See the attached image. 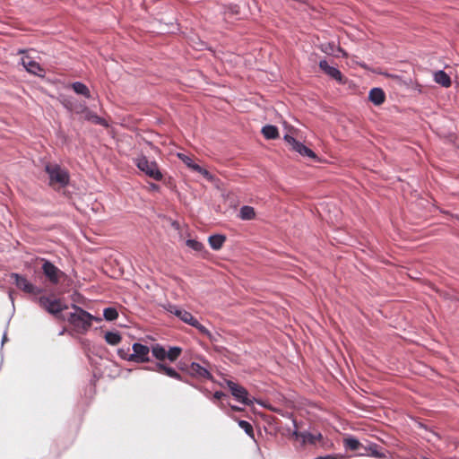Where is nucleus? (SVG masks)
<instances>
[{
    "label": "nucleus",
    "mask_w": 459,
    "mask_h": 459,
    "mask_svg": "<svg viewBox=\"0 0 459 459\" xmlns=\"http://www.w3.org/2000/svg\"><path fill=\"white\" fill-rule=\"evenodd\" d=\"M225 241L226 236L222 234H214L210 236L208 238L209 245L213 250H220Z\"/></svg>",
    "instance_id": "18"
},
{
    "label": "nucleus",
    "mask_w": 459,
    "mask_h": 459,
    "mask_svg": "<svg viewBox=\"0 0 459 459\" xmlns=\"http://www.w3.org/2000/svg\"><path fill=\"white\" fill-rule=\"evenodd\" d=\"M217 341V338L215 335H213V340L212 342H216Z\"/></svg>",
    "instance_id": "50"
},
{
    "label": "nucleus",
    "mask_w": 459,
    "mask_h": 459,
    "mask_svg": "<svg viewBox=\"0 0 459 459\" xmlns=\"http://www.w3.org/2000/svg\"><path fill=\"white\" fill-rule=\"evenodd\" d=\"M186 246L195 251H202L204 245L195 239H187L186 242Z\"/></svg>",
    "instance_id": "33"
},
{
    "label": "nucleus",
    "mask_w": 459,
    "mask_h": 459,
    "mask_svg": "<svg viewBox=\"0 0 459 459\" xmlns=\"http://www.w3.org/2000/svg\"><path fill=\"white\" fill-rule=\"evenodd\" d=\"M74 104H76V100L73 99L65 100L64 101L65 108L70 111L73 110Z\"/></svg>",
    "instance_id": "39"
},
{
    "label": "nucleus",
    "mask_w": 459,
    "mask_h": 459,
    "mask_svg": "<svg viewBox=\"0 0 459 459\" xmlns=\"http://www.w3.org/2000/svg\"><path fill=\"white\" fill-rule=\"evenodd\" d=\"M238 217L243 221H250L255 217V209L249 205H243L239 209Z\"/></svg>",
    "instance_id": "19"
},
{
    "label": "nucleus",
    "mask_w": 459,
    "mask_h": 459,
    "mask_svg": "<svg viewBox=\"0 0 459 459\" xmlns=\"http://www.w3.org/2000/svg\"><path fill=\"white\" fill-rule=\"evenodd\" d=\"M219 405L221 406V409H223V403H220Z\"/></svg>",
    "instance_id": "51"
},
{
    "label": "nucleus",
    "mask_w": 459,
    "mask_h": 459,
    "mask_svg": "<svg viewBox=\"0 0 459 459\" xmlns=\"http://www.w3.org/2000/svg\"><path fill=\"white\" fill-rule=\"evenodd\" d=\"M85 118L87 120H91V121L94 122L97 125H102L103 121H104L101 117H100L96 114L92 113L89 109H87V111L85 113Z\"/></svg>",
    "instance_id": "31"
},
{
    "label": "nucleus",
    "mask_w": 459,
    "mask_h": 459,
    "mask_svg": "<svg viewBox=\"0 0 459 459\" xmlns=\"http://www.w3.org/2000/svg\"><path fill=\"white\" fill-rule=\"evenodd\" d=\"M225 396H226V394L223 392H221V391H215L213 395H212V398L214 400H221L222 397H225Z\"/></svg>",
    "instance_id": "41"
},
{
    "label": "nucleus",
    "mask_w": 459,
    "mask_h": 459,
    "mask_svg": "<svg viewBox=\"0 0 459 459\" xmlns=\"http://www.w3.org/2000/svg\"><path fill=\"white\" fill-rule=\"evenodd\" d=\"M133 352L128 358V361L135 363H145L151 361L150 347L140 342H134L132 345Z\"/></svg>",
    "instance_id": "6"
},
{
    "label": "nucleus",
    "mask_w": 459,
    "mask_h": 459,
    "mask_svg": "<svg viewBox=\"0 0 459 459\" xmlns=\"http://www.w3.org/2000/svg\"><path fill=\"white\" fill-rule=\"evenodd\" d=\"M9 298L12 301V303L13 304V291H9Z\"/></svg>",
    "instance_id": "47"
},
{
    "label": "nucleus",
    "mask_w": 459,
    "mask_h": 459,
    "mask_svg": "<svg viewBox=\"0 0 459 459\" xmlns=\"http://www.w3.org/2000/svg\"><path fill=\"white\" fill-rule=\"evenodd\" d=\"M88 108L85 103H82L76 100V104H74V107L72 111L75 112L76 114H82L86 113Z\"/></svg>",
    "instance_id": "35"
},
{
    "label": "nucleus",
    "mask_w": 459,
    "mask_h": 459,
    "mask_svg": "<svg viewBox=\"0 0 459 459\" xmlns=\"http://www.w3.org/2000/svg\"><path fill=\"white\" fill-rule=\"evenodd\" d=\"M7 341V336H6V333H4L3 335V338H2V345L4 343V342Z\"/></svg>",
    "instance_id": "46"
},
{
    "label": "nucleus",
    "mask_w": 459,
    "mask_h": 459,
    "mask_svg": "<svg viewBox=\"0 0 459 459\" xmlns=\"http://www.w3.org/2000/svg\"><path fill=\"white\" fill-rule=\"evenodd\" d=\"M368 100L375 105H381L385 100V94L381 88L375 87L368 93Z\"/></svg>",
    "instance_id": "14"
},
{
    "label": "nucleus",
    "mask_w": 459,
    "mask_h": 459,
    "mask_svg": "<svg viewBox=\"0 0 459 459\" xmlns=\"http://www.w3.org/2000/svg\"><path fill=\"white\" fill-rule=\"evenodd\" d=\"M105 340L110 345H117L121 342V336L117 332H107Z\"/></svg>",
    "instance_id": "25"
},
{
    "label": "nucleus",
    "mask_w": 459,
    "mask_h": 459,
    "mask_svg": "<svg viewBox=\"0 0 459 459\" xmlns=\"http://www.w3.org/2000/svg\"><path fill=\"white\" fill-rule=\"evenodd\" d=\"M102 319L100 317H98V316H95L92 315V322L95 321V322H100Z\"/></svg>",
    "instance_id": "45"
},
{
    "label": "nucleus",
    "mask_w": 459,
    "mask_h": 459,
    "mask_svg": "<svg viewBox=\"0 0 459 459\" xmlns=\"http://www.w3.org/2000/svg\"><path fill=\"white\" fill-rule=\"evenodd\" d=\"M42 261L43 264L41 269L46 278L50 283L54 285L58 284L60 278L64 275V273L49 260L42 259Z\"/></svg>",
    "instance_id": "8"
},
{
    "label": "nucleus",
    "mask_w": 459,
    "mask_h": 459,
    "mask_svg": "<svg viewBox=\"0 0 459 459\" xmlns=\"http://www.w3.org/2000/svg\"><path fill=\"white\" fill-rule=\"evenodd\" d=\"M103 316L107 321H114L118 317V312L115 307H106L103 311Z\"/></svg>",
    "instance_id": "27"
},
{
    "label": "nucleus",
    "mask_w": 459,
    "mask_h": 459,
    "mask_svg": "<svg viewBox=\"0 0 459 459\" xmlns=\"http://www.w3.org/2000/svg\"><path fill=\"white\" fill-rule=\"evenodd\" d=\"M184 323H186L193 327H195L199 324V321L195 317H194L191 313H189L187 318L186 319V321Z\"/></svg>",
    "instance_id": "38"
},
{
    "label": "nucleus",
    "mask_w": 459,
    "mask_h": 459,
    "mask_svg": "<svg viewBox=\"0 0 459 459\" xmlns=\"http://www.w3.org/2000/svg\"><path fill=\"white\" fill-rule=\"evenodd\" d=\"M166 366H167L166 364H164L163 362L159 360V362H156L153 366H145L143 368L144 370H148V371H155V372L163 373Z\"/></svg>",
    "instance_id": "30"
},
{
    "label": "nucleus",
    "mask_w": 459,
    "mask_h": 459,
    "mask_svg": "<svg viewBox=\"0 0 459 459\" xmlns=\"http://www.w3.org/2000/svg\"><path fill=\"white\" fill-rule=\"evenodd\" d=\"M134 163L147 177L156 181L162 180L163 175L155 160H150L145 155L142 154L134 159Z\"/></svg>",
    "instance_id": "2"
},
{
    "label": "nucleus",
    "mask_w": 459,
    "mask_h": 459,
    "mask_svg": "<svg viewBox=\"0 0 459 459\" xmlns=\"http://www.w3.org/2000/svg\"><path fill=\"white\" fill-rule=\"evenodd\" d=\"M24 52H25V50H23V49H22V50H19V52H18V53H20V54H23Z\"/></svg>",
    "instance_id": "49"
},
{
    "label": "nucleus",
    "mask_w": 459,
    "mask_h": 459,
    "mask_svg": "<svg viewBox=\"0 0 459 459\" xmlns=\"http://www.w3.org/2000/svg\"><path fill=\"white\" fill-rule=\"evenodd\" d=\"M343 446L346 450L356 451L359 455H366V453L363 452V447L365 446L357 438L353 437L344 438Z\"/></svg>",
    "instance_id": "13"
},
{
    "label": "nucleus",
    "mask_w": 459,
    "mask_h": 459,
    "mask_svg": "<svg viewBox=\"0 0 459 459\" xmlns=\"http://www.w3.org/2000/svg\"><path fill=\"white\" fill-rule=\"evenodd\" d=\"M20 63L28 73L39 77H43L45 75V70L41 67V65L36 61L32 60L30 56H22Z\"/></svg>",
    "instance_id": "10"
},
{
    "label": "nucleus",
    "mask_w": 459,
    "mask_h": 459,
    "mask_svg": "<svg viewBox=\"0 0 459 459\" xmlns=\"http://www.w3.org/2000/svg\"><path fill=\"white\" fill-rule=\"evenodd\" d=\"M321 49L323 52H325L327 55L333 54L335 52V50H338L342 55H345V52L342 50V48L340 47H337L335 45V43H333V42H331V43L322 46Z\"/></svg>",
    "instance_id": "26"
},
{
    "label": "nucleus",
    "mask_w": 459,
    "mask_h": 459,
    "mask_svg": "<svg viewBox=\"0 0 459 459\" xmlns=\"http://www.w3.org/2000/svg\"><path fill=\"white\" fill-rule=\"evenodd\" d=\"M188 374L193 377L197 378H205L208 380H212L213 377L212 373L204 366L200 365L197 362H192L188 366Z\"/></svg>",
    "instance_id": "11"
},
{
    "label": "nucleus",
    "mask_w": 459,
    "mask_h": 459,
    "mask_svg": "<svg viewBox=\"0 0 459 459\" xmlns=\"http://www.w3.org/2000/svg\"><path fill=\"white\" fill-rule=\"evenodd\" d=\"M230 409L232 411H242V409L238 406H236V405H230Z\"/></svg>",
    "instance_id": "43"
},
{
    "label": "nucleus",
    "mask_w": 459,
    "mask_h": 459,
    "mask_svg": "<svg viewBox=\"0 0 459 459\" xmlns=\"http://www.w3.org/2000/svg\"><path fill=\"white\" fill-rule=\"evenodd\" d=\"M318 65L319 68L329 77L340 82L342 81V75L341 71L338 68L330 65L325 59L321 60Z\"/></svg>",
    "instance_id": "12"
},
{
    "label": "nucleus",
    "mask_w": 459,
    "mask_h": 459,
    "mask_svg": "<svg viewBox=\"0 0 459 459\" xmlns=\"http://www.w3.org/2000/svg\"><path fill=\"white\" fill-rule=\"evenodd\" d=\"M165 308H166V310L169 313L173 314L174 316L178 317L183 322L186 321V319L187 318V316H188V315L190 313V312H188V311H186L185 309H182V308H180L178 306L173 305V304H168L165 307Z\"/></svg>",
    "instance_id": "17"
},
{
    "label": "nucleus",
    "mask_w": 459,
    "mask_h": 459,
    "mask_svg": "<svg viewBox=\"0 0 459 459\" xmlns=\"http://www.w3.org/2000/svg\"><path fill=\"white\" fill-rule=\"evenodd\" d=\"M226 385L236 401L247 406L253 405L255 403L262 404V403L257 401L255 398L249 397L247 390L242 385L231 380H226Z\"/></svg>",
    "instance_id": "3"
},
{
    "label": "nucleus",
    "mask_w": 459,
    "mask_h": 459,
    "mask_svg": "<svg viewBox=\"0 0 459 459\" xmlns=\"http://www.w3.org/2000/svg\"><path fill=\"white\" fill-rule=\"evenodd\" d=\"M284 140H285V142L289 145H290L291 150H293L294 152H298L301 156L307 157V158H310V159H316V153L314 152L313 150H311L310 148L307 147L303 143L296 140L293 136H291L290 134H285L284 135Z\"/></svg>",
    "instance_id": "9"
},
{
    "label": "nucleus",
    "mask_w": 459,
    "mask_h": 459,
    "mask_svg": "<svg viewBox=\"0 0 459 459\" xmlns=\"http://www.w3.org/2000/svg\"><path fill=\"white\" fill-rule=\"evenodd\" d=\"M71 307L74 311L69 314L67 321L78 333H87L92 325V315L75 304Z\"/></svg>",
    "instance_id": "1"
},
{
    "label": "nucleus",
    "mask_w": 459,
    "mask_h": 459,
    "mask_svg": "<svg viewBox=\"0 0 459 459\" xmlns=\"http://www.w3.org/2000/svg\"><path fill=\"white\" fill-rule=\"evenodd\" d=\"M72 88L77 94L82 95L87 99H90L91 97L89 88L81 82H74L72 84Z\"/></svg>",
    "instance_id": "22"
},
{
    "label": "nucleus",
    "mask_w": 459,
    "mask_h": 459,
    "mask_svg": "<svg viewBox=\"0 0 459 459\" xmlns=\"http://www.w3.org/2000/svg\"><path fill=\"white\" fill-rule=\"evenodd\" d=\"M194 171L200 173L201 175L204 176V178H205L207 180H209L211 182L213 181V179H214L213 175H212L207 169L202 168L200 165L195 166Z\"/></svg>",
    "instance_id": "32"
},
{
    "label": "nucleus",
    "mask_w": 459,
    "mask_h": 459,
    "mask_svg": "<svg viewBox=\"0 0 459 459\" xmlns=\"http://www.w3.org/2000/svg\"><path fill=\"white\" fill-rule=\"evenodd\" d=\"M262 134L265 139L273 140L279 136L277 126L273 125H266L262 128Z\"/></svg>",
    "instance_id": "20"
},
{
    "label": "nucleus",
    "mask_w": 459,
    "mask_h": 459,
    "mask_svg": "<svg viewBox=\"0 0 459 459\" xmlns=\"http://www.w3.org/2000/svg\"><path fill=\"white\" fill-rule=\"evenodd\" d=\"M10 277L13 279V283L15 286L25 293L36 295L42 291L40 288L29 281V280L24 275L19 274L17 273H12Z\"/></svg>",
    "instance_id": "7"
},
{
    "label": "nucleus",
    "mask_w": 459,
    "mask_h": 459,
    "mask_svg": "<svg viewBox=\"0 0 459 459\" xmlns=\"http://www.w3.org/2000/svg\"><path fill=\"white\" fill-rule=\"evenodd\" d=\"M150 351H152V356L160 361H163L166 359V350L160 343L153 344L150 348Z\"/></svg>",
    "instance_id": "21"
},
{
    "label": "nucleus",
    "mask_w": 459,
    "mask_h": 459,
    "mask_svg": "<svg viewBox=\"0 0 459 459\" xmlns=\"http://www.w3.org/2000/svg\"><path fill=\"white\" fill-rule=\"evenodd\" d=\"M39 305L48 313L56 316L60 312L68 308L67 305L63 303L60 299H52L48 296H41L38 299Z\"/></svg>",
    "instance_id": "5"
},
{
    "label": "nucleus",
    "mask_w": 459,
    "mask_h": 459,
    "mask_svg": "<svg viewBox=\"0 0 459 459\" xmlns=\"http://www.w3.org/2000/svg\"><path fill=\"white\" fill-rule=\"evenodd\" d=\"M363 452L366 453L365 455H369L375 458H384L385 455L384 453L378 451L377 445L371 444L368 446L363 447Z\"/></svg>",
    "instance_id": "23"
},
{
    "label": "nucleus",
    "mask_w": 459,
    "mask_h": 459,
    "mask_svg": "<svg viewBox=\"0 0 459 459\" xmlns=\"http://www.w3.org/2000/svg\"><path fill=\"white\" fill-rule=\"evenodd\" d=\"M163 374H165L166 376H168L171 378H174V379H177L179 381H184L181 375L175 368H173L171 367L166 366V368H164Z\"/></svg>",
    "instance_id": "29"
},
{
    "label": "nucleus",
    "mask_w": 459,
    "mask_h": 459,
    "mask_svg": "<svg viewBox=\"0 0 459 459\" xmlns=\"http://www.w3.org/2000/svg\"><path fill=\"white\" fill-rule=\"evenodd\" d=\"M202 334L207 336L211 341L213 340V334L202 324H198L195 327Z\"/></svg>",
    "instance_id": "36"
},
{
    "label": "nucleus",
    "mask_w": 459,
    "mask_h": 459,
    "mask_svg": "<svg viewBox=\"0 0 459 459\" xmlns=\"http://www.w3.org/2000/svg\"><path fill=\"white\" fill-rule=\"evenodd\" d=\"M293 424H294L295 429H294V430H293V432H292V436H293L295 438H297V439H299V438L302 439V434H303V432H299V431L298 430L297 424H296V420H293Z\"/></svg>",
    "instance_id": "40"
},
{
    "label": "nucleus",
    "mask_w": 459,
    "mask_h": 459,
    "mask_svg": "<svg viewBox=\"0 0 459 459\" xmlns=\"http://www.w3.org/2000/svg\"><path fill=\"white\" fill-rule=\"evenodd\" d=\"M178 155L179 159H180L181 160H183V162H184V163H185L188 168L192 169L193 170H194V167H195V166H199L198 164H196L195 162H194V161H193V160H192L190 157H188V156H186V155H185V154H181V153H178Z\"/></svg>",
    "instance_id": "34"
},
{
    "label": "nucleus",
    "mask_w": 459,
    "mask_h": 459,
    "mask_svg": "<svg viewBox=\"0 0 459 459\" xmlns=\"http://www.w3.org/2000/svg\"><path fill=\"white\" fill-rule=\"evenodd\" d=\"M315 459H339V457L334 455H326L325 456H318Z\"/></svg>",
    "instance_id": "42"
},
{
    "label": "nucleus",
    "mask_w": 459,
    "mask_h": 459,
    "mask_svg": "<svg viewBox=\"0 0 459 459\" xmlns=\"http://www.w3.org/2000/svg\"><path fill=\"white\" fill-rule=\"evenodd\" d=\"M150 186H151V188H152V190H158V189H159V186H158V185H156V184H154V183H152V184L150 185Z\"/></svg>",
    "instance_id": "44"
},
{
    "label": "nucleus",
    "mask_w": 459,
    "mask_h": 459,
    "mask_svg": "<svg viewBox=\"0 0 459 459\" xmlns=\"http://www.w3.org/2000/svg\"><path fill=\"white\" fill-rule=\"evenodd\" d=\"M181 352L182 349L180 347H169V351H166V359H168L171 362H174L180 356Z\"/></svg>",
    "instance_id": "24"
},
{
    "label": "nucleus",
    "mask_w": 459,
    "mask_h": 459,
    "mask_svg": "<svg viewBox=\"0 0 459 459\" xmlns=\"http://www.w3.org/2000/svg\"><path fill=\"white\" fill-rule=\"evenodd\" d=\"M323 439V436L320 432L310 433L308 431H303L301 445L304 446L306 444L316 445L317 441Z\"/></svg>",
    "instance_id": "15"
},
{
    "label": "nucleus",
    "mask_w": 459,
    "mask_h": 459,
    "mask_svg": "<svg viewBox=\"0 0 459 459\" xmlns=\"http://www.w3.org/2000/svg\"><path fill=\"white\" fill-rule=\"evenodd\" d=\"M434 81H435V82H437L446 88L450 87L451 83H452L451 78L443 70H438L434 73Z\"/></svg>",
    "instance_id": "16"
},
{
    "label": "nucleus",
    "mask_w": 459,
    "mask_h": 459,
    "mask_svg": "<svg viewBox=\"0 0 459 459\" xmlns=\"http://www.w3.org/2000/svg\"><path fill=\"white\" fill-rule=\"evenodd\" d=\"M45 170L48 175L50 185L58 184L61 186L68 185L70 178L69 174L58 164H47Z\"/></svg>",
    "instance_id": "4"
},
{
    "label": "nucleus",
    "mask_w": 459,
    "mask_h": 459,
    "mask_svg": "<svg viewBox=\"0 0 459 459\" xmlns=\"http://www.w3.org/2000/svg\"><path fill=\"white\" fill-rule=\"evenodd\" d=\"M130 348L129 347H126V348H119L117 350V355L119 356L120 359H125V360H127L128 361V358L130 356Z\"/></svg>",
    "instance_id": "37"
},
{
    "label": "nucleus",
    "mask_w": 459,
    "mask_h": 459,
    "mask_svg": "<svg viewBox=\"0 0 459 459\" xmlns=\"http://www.w3.org/2000/svg\"><path fill=\"white\" fill-rule=\"evenodd\" d=\"M64 333H65V329H63L62 331L59 332V335L64 334Z\"/></svg>",
    "instance_id": "48"
},
{
    "label": "nucleus",
    "mask_w": 459,
    "mask_h": 459,
    "mask_svg": "<svg viewBox=\"0 0 459 459\" xmlns=\"http://www.w3.org/2000/svg\"><path fill=\"white\" fill-rule=\"evenodd\" d=\"M239 428H241L247 436L254 438V429L253 426L247 420H239L238 421Z\"/></svg>",
    "instance_id": "28"
}]
</instances>
